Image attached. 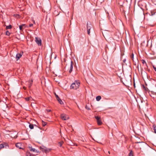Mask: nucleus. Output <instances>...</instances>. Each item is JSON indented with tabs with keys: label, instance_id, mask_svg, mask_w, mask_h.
Instances as JSON below:
<instances>
[{
	"label": "nucleus",
	"instance_id": "23",
	"mask_svg": "<svg viewBox=\"0 0 156 156\" xmlns=\"http://www.w3.org/2000/svg\"><path fill=\"white\" fill-rule=\"evenodd\" d=\"M95 118L97 120V121L101 119V118L98 116H95Z\"/></svg>",
	"mask_w": 156,
	"mask_h": 156
},
{
	"label": "nucleus",
	"instance_id": "24",
	"mask_svg": "<svg viewBox=\"0 0 156 156\" xmlns=\"http://www.w3.org/2000/svg\"><path fill=\"white\" fill-rule=\"evenodd\" d=\"M95 118L97 120V121L101 119V118L98 116H95Z\"/></svg>",
	"mask_w": 156,
	"mask_h": 156
},
{
	"label": "nucleus",
	"instance_id": "14",
	"mask_svg": "<svg viewBox=\"0 0 156 156\" xmlns=\"http://www.w3.org/2000/svg\"><path fill=\"white\" fill-rule=\"evenodd\" d=\"M29 148L30 149V150L31 151H32L34 152L37 151V150L35 149L32 148V147H29Z\"/></svg>",
	"mask_w": 156,
	"mask_h": 156
},
{
	"label": "nucleus",
	"instance_id": "28",
	"mask_svg": "<svg viewBox=\"0 0 156 156\" xmlns=\"http://www.w3.org/2000/svg\"><path fill=\"white\" fill-rule=\"evenodd\" d=\"M129 156H133V152L131 151L130 152V153L129 154Z\"/></svg>",
	"mask_w": 156,
	"mask_h": 156
},
{
	"label": "nucleus",
	"instance_id": "13",
	"mask_svg": "<svg viewBox=\"0 0 156 156\" xmlns=\"http://www.w3.org/2000/svg\"><path fill=\"white\" fill-rule=\"evenodd\" d=\"M97 124H98V125H101L102 124V122H101V119L97 121Z\"/></svg>",
	"mask_w": 156,
	"mask_h": 156
},
{
	"label": "nucleus",
	"instance_id": "22",
	"mask_svg": "<svg viewBox=\"0 0 156 156\" xmlns=\"http://www.w3.org/2000/svg\"><path fill=\"white\" fill-rule=\"evenodd\" d=\"M47 124L46 122H44L43 121H42V125L43 126H44Z\"/></svg>",
	"mask_w": 156,
	"mask_h": 156
},
{
	"label": "nucleus",
	"instance_id": "4",
	"mask_svg": "<svg viewBox=\"0 0 156 156\" xmlns=\"http://www.w3.org/2000/svg\"><path fill=\"white\" fill-rule=\"evenodd\" d=\"M87 34L88 35H90V30L92 27V25L90 22L89 23L88 22H87Z\"/></svg>",
	"mask_w": 156,
	"mask_h": 156
},
{
	"label": "nucleus",
	"instance_id": "25",
	"mask_svg": "<svg viewBox=\"0 0 156 156\" xmlns=\"http://www.w3.org/2000/svg\"><path fill=\"white\" fill-rule=\"evenodd\" d=\"M130 58L132 59V60L133 61V58H134V55L133 53L130 55Z\"/></svg>",
	"mask_w": 156,
	"mask_h": 156
},
{
	"label": "nucleus",
	"instance_id": "35",
	"mask_svg": "<svg viewBox=\"0 0 156 156\" xmlns=\"http://www.w3.org/2000/svg\"><path fill=\"white\" fill-rule=\"evenodd\" d=\"M33 26V24L31 23V24H30L29 25V27H32Z\"/></svg>",
	"mask_w": 156,
	"mask_h": 156
},
{
	"label": "nucleus",
	"instance_id": "34",
	"mask_svg": "<svg viewBox=\"0 0 156 156\" xmlns=\"http://www.w3.org/2000/svg\"><path fill=\"white\" fill-rule=\"evenodd\" d=\"M153 68L154 69V70L156 71V67H155L154 66H153Z\"/></svg>",
	"mask_w": 156,
	"mask_h": 156
},
{
	"label": "nucleus",
	"instance_id": "43",
	"mask_svg": "<svg viewBox=\"0 0 156 156\" xmlns=\"http://www.w3.org/2000/svg\"><path fill=\"white\" fill-rule=\"evenodd\" d=\"M23 88L24 89H26V88L25 87H24Z\"/></svg>",
	"mask_w": 156,
	"mask_h": 156
},
{
	"label": "nucleus",
	"instance_id": "19",
	"mask_svg": "<svg viewBox=\"0 0 156 156\" xmlns=\"http://www.w3.org/2000/svg\"><path fill=\"white\" fill-rule=\"evenodd\" d=\"M26 156H32V155L28 151L26 152Z\"/></svg>",
	"mask_w": 156,
	"mask_h": 156
},
{
	"label": "nucleus",
	"instance_id": "31",
	"mask_svg": "<svg viewBox=\"0 0 156 156\" xmlns=\"http://www.w3.org/2000/svg\"><path fill=\"white\" fill-rule=\"evenodd\" d=\"M55 97H56V99H59V97L58 96V95H57L56 93H55Z\"/></svg>",
	"mask_w": 156,
	"mask_h": 156
},
{
	"label": "nucleus",
	"instance_id": "36",
	"mask_svg": "<svg viewBox=\"0 0 156 156\" xmlns=\"http://www.w3.org/2000/svg\"><path fill=\"white\" fill-rule=\"evenodd\" d=\"M126 61V59H124L123 60V62L124 63H125V62Z\"/></svg>",
	"mask_w": 156,
	"mask_h": 156
},
{
	"label": "nucleus",
	"instance_id": "39",
	"mask_svg": "<svg viewBox=\"0 0 156 156\" xmlns=\"http://www.w3.org/2000/svg\"><path fill=\"white\" fill-rule=\"evenodd\" d=\"M86 109H87V110H90V108H85Z\"/></svg>",
	"mask_w": 156,
	"mask_h": 156
},
{
	"label": "nucleus",
	"instance_id": "8",
	"mask_svg": "<svg viewBox=\"0 0 156 156\" xmlns=\"http://www.w3.org/2000/svg\"><path fill=\"white\" fill-rule=\"evenodd\" d=\"M73 62L72 61H71V64H70V69L69 71V73H70L72 71V69H73Z\"/></svg>",
	"mask_w": 156,
	"mask_h": 156
},
{
	"label": "nucleus",
	"instance_id": "45",
	"mask_svg": "<svg viewBox=\"0 0 156 156\" xmlns=\"http://www.w3.org/2000/svg\"><path fill=\"white\" fill-rule=\"evenodd\" d=\"M108 153L109 154H110V151H108Z\"/></svg>",
	"mask_w": 156,
	"mask_h": 156
},
{
	"label": "nucleus",
	"instance_id": "9",
	"mask_svg": "<svg viewBox=\"0 0 156 156\" xmlns=\"http://www.w3.org/2000/svg\"><path fill=\"white\" fill-rule=\"evenodd\" d=\"M16 147L20 149H23L21 147L22 144L20 143H17L16 144Z\"/></svg>",
	"mask_w": 156,
	"mask_h": 156
},
{
	"label": "nucleus",
	"instance_id": "37",
	"mask_svg": "<svg viewBox=\"0 0 156 156\" xmlns=\"http://www.w3.org/2000/svg\"><path fill=\"white\" fill-rule=\"evenodd\" d=\"M21 25L23 27L25 26V24H23L22 25Z\"/></svg>",
	"mask_w": 156,
	"mask_h": 156
},
{
	"label": "nucleus",
	"instance_id": "38",
	"mask_svg": "<svg viewBox=\"0 0 156 156\" xmlns=\"http://www.w3.org/2000/svg\"><path fill=\"white\" fill-rule=\"evenodd\" d=\"M135 143H144V142H136Z\"/></svg>",
	"mask_w": 156,
	"mask_h": 156
},
{
	"label": "nucleus",
	"instance_id": "44",
	"mask_svg": "<svg viewBox=\"0 0 156 156\" xmlns=\"http://www.w3.org/2000/svg\"><path fill=\"white\" fill-rule=\"evenodd\" d=\"M134 87H135V83H134Z\"/></svg>",
	"mask_w": 156,
	"mask_h": 156
},
{
	"label": "nucleus",
	"instance_id": "1",
	"mask_svg": "<svg viewBox=\"0 0 156 156\" xmlns=\"http://www.w3.org/2000/svg\"><path fill=\"white\" fill-rule=\"evenodd\" d=\"M80 82L78 80H76L72 83L70 86L71 89L76 90L78 89L80 86Z\"/></svg>",
	"mask_w": 156,
	"mask_h": 156
},
{
	"label": "nucleus",
	"instance_id": "3",
	"mask_svg": "<svg viewBox=\"0 0 156 156\" xmlns=\"http://www.w3.org/2000/svg\"><path fill=\"white\" fill-rule=\"evenodd\" d=\"M156 22V19H153L152 17H151L149 20V25H151L152 27L154 26L155 24V22Z\"/></svg>",
	"mask_w": 156,
	"mask_h": 156
},
{
	"label": "nucleus",
	"instance_id": "41",
	"mask_svg": "<svg viewBox=\"0 0 156 156\" xmlns=\"http://www.w3.org/2000/svg\"><path fill=\"white\" fill-rule=\"evenodd\" d=\"M33 23H34V24H35V22L34 20H33Z\"/></svg>",
	"mask_w": 156,
	"mask_h": 156
},
{
	"label": "nucleus",
	"instance_id": "10",
	"mask_svg": "<svg viewBox=\"0 0 156 156\" xmlns=\"http://www.w3.org/2000/svg\"><path fill=\"white\" fill-rule=\"evenodd\" d=\"M25 100L27 101H32L33 100V98L31 96H30L28 97H27L25 98Z\"/></svg>",
	"mask_w": 156,
	"mask_h": 156
},
{
	"label": "nucleus",
	"instance_id": "40",
	"mask_svg": "<svg viewBox=\"0 0 156 156\" xmlns=\"http://www.w3.org/2000/svg\"><path fill=\"white\" fill-rule=\"evenodd\" d=\"M143 69H141V74L142 73V70L143 71Z\"/></svg>",
	"mask_w": 156,
	"mask_h": 156
},
{
	"label": "nucleus",
	"instance_id": "29",
	"mask_svg": "<svg viewBox=\"0 0 156 156\" xmlns=\"http://www.w3.org/2000/svg\"><path fill=\"white\" fill-rule=\"evenodd\" d=\"M4 147V145L2 144H0V148L2 149V148H3Z\"/></svg>",
	"mask_w": 156,
	"mask_h": 156
},
{
	"label": "nucleus",
	"instance_id": "33",
	"mask_svg": "<svg viewBox=\"0 0 156 156\" xmlns=\"http://www.w3.org/2000/svg\"><path fill=\"white\" fill-rule=\"evenodd\" d=\"M46 111L47 112H48L51 111V110L50 109H47L46 110Z\"/></svg>",
	"mask_w": 156,
	"mask_h": 156
},
{
	"label": "nucleus",
	"instance_id": "17",
	"mask_svg": "<svg viewBox=\"0 0 156 156\" xmlns=\"http://www.w3.org/2000/svg\"><path fill=\"white\" fill-rule=\"evenodd\" d=\"M12 28V26L11 25H9V26H6V29H11Z\"/></svg>",
	"mask_w": 156,
	"mask_h": 156
},
{
	"label": "nucleus",
	"instance_id": "12",
	"mask_svg": "<svg viewBox=\"0 0 156 156\" xmlns=\"http://www.w3.org/2000/svg\"><path fill=\"white\" fill-rule=\"evenodd\" d=\"M141 61H142V63L143 64V65H144V64H145V65L147 67H148V66L147 65V64L144 60L142 59L141 60Z\"/></svg>",
	"mask_w": 156,
	"mask_h": 156
},
{
	"label": "nucleus",
	"instance_id": "27",
	"mask_svg": "<svg viewBox=\"0 0 156 156\" xmlns=\"http://www.w3.org/2000/svg\"><path fill=\"white\" fill-rule=\"evenodd\" d=\"M63 142H59L58 143V145L59 146L61 147L62 144H63Z\"/></svg>",
	"mask_w": 156,
	"mask_h": 156
},
{
	"label": "nucleus",
	"instance_id": "16",
	"mask_svg": "<svg viewBox=\"0 0 156 156\" xmlns=\"http://www.w3.org/2000/svg\"><path fill=\"white\" fill-rule=\"evenodd\" d=\"M101 99V97L100 96H98L96 97V100L97 101H99Z\"/></svg>",
	"mask_w": 156,
	"mask_h": 156
},
{
	"label": "nucleus",
	"instance_id": "46",
	"mask_svg": "<svg viewBox=\"0 0 156 156\" xmlns=\"http://www.w3.org/2000/svg\"><path fill=\"white\" fill-rule=\"evenodd\" d=\"M31 106L33 107V106H32V104H31Z\"/></svg>",
	"mask_w": 156,
	"mask_h": 156
},
{
	"label": "nucleus",
	"instance_id": "6",
	"mask_svg": "<svg viewBox=\"0 0 156 156\" xmlns=\"http://www.w3.org/2000/svg\"><path fill=\"white\" fill-rule=\"evenodd\" d=\"M35 41L37 44L39 46H41V38L39 37H35Z\"/></svg>",
	"mask_w": 156,
	"mask_h": 156
},
{
	"label": "nucleus",
	"instance_id": "2",
	"mask_svg": "<svg viewBox=\"0 0 156 156\" xmlns=\"http://www.w3.org/2000/svg\"><path fill=\"white\" fill-rule=\"evenodd\" d=\"M41 150L43 152H45L46 153L49 152L51 151V149L48 148H47L44 147H40Z\"/></svg>",
	"mask_w": 156,
	"mask_h": 156
},
{
	"label": "nucleus",
	"instance_id": "26",
	"mask_svg": "<svg viewBox=\"0 0 156 156\" xmlns=\"http://www.w3.org/2000/svg\"><path fill=\"white\" fill-rule=\"evenodd\" d=\"M6 34L7 35L9 36L10 35V33L8 31H6Z\"/></svg>",
	"mask_w": 156,
	"mask_h": 156
},
{
	"label": "nucleus",
	"instance_id": "42",
	"mask_svg": "<svg viewBox=\"0 0 156 156\" xmlns=\"http://www.w3.org/2000/svg\"><path fill=\"white\" fill-rule=\"evenodd\" d=\"M144 72L146 74V75H147V73L145 72Z\"/></svg>",
	"mask_w": 156,
	"mask_h": 156
},
{
	"label": "nucleus",
	"instance_id": "11",
	"mask_svg": "<svg viewBox=\"0 0 156 156\" xmlns=\"http://www.w3.org/2000/svg\"><path fill=\"white\" fill-rule=\"evenodd\" d=\"M33 80H31L28 82V87L29 88H30L32 84Z\"/></svg>",
	"mask_w": 156,
	"mask_h": 156
},
{
	"label": "nucleus",
	"instance_id": "30",
	"mask_svg": "<svg viewBox=\"0 0 156 156\" xmlns=\"http://www.w3.org/2000/svg\"><path fill=\"white\" fill-rule=\"evenodd\" d=\"M19 28L20 30H23V27L21 25H20L19 26Z\"/></svg>",
	"mask_w": 156,
	"mask_h": 156
},
{
	"label": "nucleus",
	"instance_id": "18",
	"mask_svg": "<svg viewBox=\"0 0 156 156\" xmlns=\"http://www.w3.org/2000/svg\"><path fill=\"white\" fill-rule=\"evenodd\" d=\"M143 88L146 91H148V89L144 85H143Z\"/></svg>",
	"mask_w": 156,
	"mask_h": 156
},
{
	"label": "nucleus",
	"instance_id": "20",
	"mask_svg": "<svg viewBox=\"0 0 156 156\" xmlns=\"http://www.w3.org/2000/svg\"><path fill=\"white\" fill-rule=\"evenodd\" d=\"M29 127L31 129H33L34 128V125L33 124H30L29 126Z\"/></svg>",
	"mask_w": 156,
	"mask_h": 156
},
{
	"label": "nucleus",
	"instance_id": "5",
	"mask_svg": "<svg viewBox=\"0 0 156 156\" xmlns=\"http://www.w3.org/2000/svg\"><path fill=\"white\" fill-rule=\"evenodd\" d=\"M60 117L63 120H66L69 119V116L66 114H62L61 115Z\"/></svg>",
	"mask_w": 156,
	"mask_h": 156
},
{
	"label": "nucleus",
	"instance_id": "15",
	"mask_svg": "<svg viewBox=\"0 0 156 156\" xmlns=\"http://www.w3.org/2000/svg\"><path fill=\"white\" fill-rule=\"evenodd\" d=\"M153 127L154 130V133L156 134V125L154 124L153 125Z\"/></svg>",
	"mask_w": 156,
	"mask_h": 156
},
{
	"label": "nucleus",
	"instance_id": "7",
	"mask_svg": "<svg viewBox=\"0 0 156 156\" xmlns=\"http://www.w3.org/2000/svg\"><path fill=\"white\" fill-rule=\"evenodd\" d=\"M23 53V52H22V53L17 54L16 57V60H18L22 56Z\"/></svg>",
	"mask_w": 156,
	"mask_h": 156
},
{
	"label": "nucleus",
	"instance_id": "32",
	"mask_svg": "<svg viewBox=\"0 0 156 156\" xmlns=\"http://www.w3.org/2000/svg\"><path fill=\"white\" fill-rule=\"evenodd\" d=\"M144 69L146 70H147L148 71H150V69H148V67H147V68H145Z\"/></svg>",
	"mask_w": 156,
	"mask_h": 156
},
{
	"label": "nucleus",
	"instance_id": "21",
	"mask_svg": "<svg viewBox=\"0 0 156 156\" xmlns=\"http://www.w3.org/2000/svg\"><path fill=\"white\" fill-rule=\"evenodd\" d=\"M58 101V102H59V103L61 104H63V102H62V101L61 100V99H60V98H59V99H58L57 100Z\"/></svg>",
	"mask_w": 156,
	"mask_h": 156
}]
</instances>
